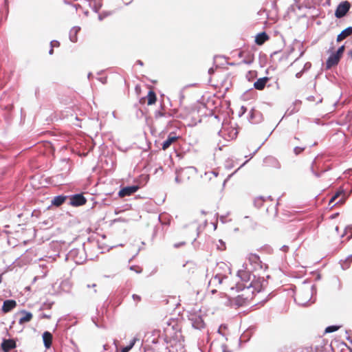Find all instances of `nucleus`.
Masks as SVG:
<instances>
[{"instance_id":"f257e3e1","label":"nucleus","mask_w":352,"mask_h":352,"mask_svg":"<svg viewBox=\"0 0 352 352\" xmlns=\"http://www.w3.org/2000/svg\"><path fill=\"white\" fill-rule=\"evenodd\" d=\"M236 289V292H243L242 294L237 296L232 300V304L236 307H241L245 305L248 301L252 299L255 293L262 291V283L260 280L253 282V283L246 284L242 287L241 284H236L235 287H231L230 289Z\"/></svg>"},{"instance_id":"f704fd0d","label":"nucleus","mask_w":352,"mask_h":352,"mask_svg":"<svg viewBox=\"0 0 352 352\" xmlns=\"http://www.w3.org/2000/svg\"><path fill=\"white\" fill-rule=\"evenodd\" d=\"M54 43H56L57 47H58L60 45V43L58 41H55V40L52 41L50 42L51 48H50V50L49 51V54H50V55H52L53 53H54V50H53Z\"/></svg>"},{"instance_id":"69168bd1","label":"nucleus","mask_w":352,"mask_h":352,"mask_svg":"<svg viewBox=\"0 0 352 352\" xmlns=\"http://www.w3.org/2000/svg\"><path fill=\"white\" fill-rule=\"evenodd\" d=\"M335 230H336V231L337 232H339V227H338V226H336V228H335Z\"/></svg>"},{"instance_id":"7ed1b4c3","label":"nucleus","mask_w":352,"mask_h":352,"mask_svg":"<svg viewBox=\"0 0 352 352\" xmlns=\"http://www.w3.org/2000/svg\"><path fill=\"white\" fill-rule=\"evenodd\" d=\"M236 275L241 280V282H238L236 284H241L242 287L246 284L260 280V283H262L263 290L267 284V280L261 276V274L259 272L257 274L252 272L248 264H243V269L238 270Z\"/></svg>"},{"instance_id":"1a4fd4ad","label":"nucleus","mask_w":352,"mask_h":352,"mask_svg":"<svg viewBox=\"0 0 352 352\" xmlns=\"http://www.w3.org/2000/svg\"><path fill=\"white\" fill-rule=\"evenodd\" d=\"M139 188L140 187L138 185H133L124 187L119 191L118 195L120 197L130 196L133 193L136 192L138 190Z\"/></svg>"},{"instance_id":"338daca9","label":"nucleus","mask_w":352,"mask_h":352,"mask_svg":"<svg viewBox=\"0 0 352 352\" xmlns=\"http://www.w3.org/2000/svg\"><path fill=\"white\" fill-rule=\"evenodd\" d=\"M103 347H104V350H107V344H104V345L103 346Z\"/></svg>"},{"instance_id":"09e8293b","label":"nucleus","mask_w":352,"mask_h":352,"mask_svg":"<svg viewBox=\"0 0 352 352\" xmlns=\"http://www.w3.org/2000/svg\"><path fill=\"white\" fill-rule=\"evenodd\" d=\"M41 318H47V319H50L51 318V316L49 315V314H43L41 316Z\"/></svg>"},{"instance_id":"5fc2aeb1","label":"nucleus","mask_w":352,"mask_h":352,"mask_svg":"<svg viewBox=\"0 0 352 352\" xmlns=\"http://www.w3.org/2000/svg\"><path fill=\"white\" fill-rule=\"evenodd\" d=\"M136 64H137V65H140V66H142V65H144L143 62H142V60H138L136 61Z\"/></svg>"},{"instance_id":"a211bd4d","label":"nucleus","mask_w":352,"mask_h":352,"mask_svg":"<svg viewBox=\"0 0 352 352\" xmlns=\"http://www.w3.org/2000/svg\"><path fill=\"white\" fill-rule=\"evenodd\" d=\"M268 77L260 78L256 82H254V87L257 90H263L265 88L266 83L268 82Z\"/></svg>"},{"instance_id":"7c9ffc66","label":"nucleus","mask_w":352,"mask_h":352,"mask_svg":"<svg viewBox=\"0 0 352 352\" xmlns=\"http://www.w3.org/2000/svg\"><path fill=\"white\" fill-rule=\"evenodd\" d=\"M92 10L95 12H98L100 9L102 7V3L100 2V0H93L92 3H91Z\"/></svg>"},{"instance_id":"58836bf2","label":"nucleus","mask_w":352,"mask_h":352,"mask_svg":"<svg viewBox=\"0 0 352 352\" xmlns=\"http://www.w3.org/2000/svg\"><path fill=\"white\" fill-rule=\"evenodd\" d=\"M318 160H319V158H318V157L316 158V159L314 160V161L313 162V163H312V166H311V170H312L313 173H314L316 177H320V175H319L317 172H315V171L314 170V165H316V164H317V163H318Z\"/></svg>"},{"instance_id":"393cba45","label":"nucleus","mask_w":352,"mask_h":352,"mask_svg":"<svg viewBox=\"0 0 352 352\" xmlns=\"http://www.w3.org/2000/svg\"><path fill=\"white\" fill-rule=\"evenodd\" d=\"M267 199L272 200L271 196H268L267 197H265L263 196L256 197L254 200V206L256 207L257 208H260Z\"/></svg>"},{"instance_id":"bf43d9fd","label":"nucleus","mask_w":352,"mask_h":352,"mask_svg":"<svg viewBox=\"0 0 352 352\" xmlns=\"http://www.w3.org/2000/svg\"><path fill=\"white\" fill-rule=\"evenodd\" d=\"M225 217L224 216H221L220 217V220L221 221L222 223H224L225 222Z\"/></svg>"},{"instance_id":"2eb2a0df","label":"nucleus","mask_w":352,"mask_h":352,"mask_svg":"<svg viewBox=\"0 0 352 352\" xmlns=\"http://www.w3.org/2000/svg\"><path fill=\"white\" fill-rule=\"evenodd\" d=\"M16 306V302L14 300H6L2 306V311L8 313L12 310Z\"/></svg>"},{"instance_id":"0eeeda50","label":"nucleus","mask_w":352,"mask_h":352,"mask_svg":"<svg viewBox=\"0 0 352 352\" xmlns=\"http://www.w3.org/2000/svg\"><path fill=\"white\" fill-rule=\"evenodd\" d=\"M351 4L349 1H342L340 3L338 4L335 11L336 17L338 19H341L344 17L349 12Z\"/></svg>"},{"instance_id":"c03bdc74","label":"nucleus","mask_w":352,"mask_h":352,"mask_svg":"<svg viewBox=\"0 0 352 352\" xmlns=\"http://www.w3.org/2000/svg\"><path fill=\"white\" fill-rule=\"evenodd\" d=\"M246 110H247V109L244 106H242L241 108V111L239 112V116L240 117L242 116L246 112Z\"/></svg>"},{"instance_id":"3c124183","label":"nucleus","mask_w":352,"mask_h":352,"mask_svg":"<svg viewBox=\"0 0 352 352\" xmlns=\"http://www.w3.org/2000/svg\"><path fill=\"white\" fill-rule=\"evenodd\" d=\"M351 228L350 226H347L345 228L344 232L341 235V237H343L344 234L346 233L347 230H351Z\"/></svg>"},{"instance_id":"6e6d98bb","label":"nucleus","mask_w":352,"mask_h":352,"mask_svg":"<svg viewBox=\"0 0 352 352\" xmlns=\"http://www.w3.org/2000/svg\"><path fill=\"white\" fill-rule=\"evenodd\" d=\"M307 100H309V101H314V96H310L307 97Z\"/></svg>"},{"instance_id":"2f4dec72","label":"nucleus","mask_w":352,"mask_h":352,"mask_svg":"<svg viewBox=\"0 0 352 352\" xmlns=\"http://www.w3.org/2000/svg\"><path fill=\"white\" fill-rule=\"evenodd\" d=\"M186 169H191V170H196V168L193 166L187 167V168H186ZM184 170H185V168H181L180 169L176 170L177 176H176L175 180L177 183H178V184L181 183V180L179 179V174L181 172L184 171Z\"/></svg>"},{"instance_id":"49530a36","label":"nucleus","mask_w":352,"mask_h":352,"mask_svg":"<svg viewBox=\"0 0 352 352\" xmlns=\"http://www.w3.org/2000/svg\"><path fill=\"white\" fill-rule=\"evenodd\" d=\"M52 305V303H48V304L44 303L43 305L42 306L41 309H44L45 308L50 309Z\"/></svg>"},{"instance_id":"dca6fc26","label":"nucleus","mask_w":352,"mask_h":352,"mask_svg":"<svg viewBox=\"0 0 352 352\" xmlns=\"http://www.w3.org/2000/svg\"><path fill=\"white\" fill-rule=\"evenodd\" d=\"M217 272H221L223 274H226L228 276V274H231V268L228 264L221 262L217 264V268L215 269V273Z\"/></svg>"},{"instance_id":"5701e85b","label":"nucleus","mask_w":352,"mask_h":352,"mask_svg":"<svg viewBox=\"0 0 352 352\" xmlns=\"http://www.w3.org/2000/svg\"><path fill=\"white\" fill-rule=\"evenodd\" d=\"M67 198V197L63 195L56 196L52 200V205L58 207L66 201Z\"/></svg>"},{"instance_id":"774afa93","label":"nucleus","mask_w":352,"mask_h":352,"mask_svg":"<svg viewBox=\"0 0 352 352\" xmlns=\"http://www.w3.org/2000/svg\"><path fill=\"white\" fill-rule=\"evenodd\" d=\"M248 162V160H246L244 163H243V164L241 165V166H244L247 162Z\"/></svg>"},{"instance_id":"f8f14e48","label":"nucleus","mask_w":352,"mask_h":352,"mask_svg":"<svg viewBox=\"0 0 352 352\" xmlns=\"http://www.w3.org/2000/svg\"><path fill=\"white\" fill-rule=\"evenodd\" d=\"M16 347V342L12 339H3L1 343V348L4 352H9Z\"/></svg>"},{"instance_id":"bb28decb","label":"nucleus","mask_w":352,"mask_h":352,"mask_svg":"<svg viewBox=\"0 0 352 352\" xmlns=\"http://www.w3.org/2000/svg\"><path fill=\"white\" fill-rule=\"evenodd\" d=\"M352 263V254L349 255L344 261H340V265L342 270H346L349 268Z\"/></svg>"},{"instance_id":"9b49d317","label":"nucleus","mask_w":352,"mask_h":352,"mask_svg":"<svg viewBox=\"0 0 352 352\" xmlns=\"http://www.w3.org/2000/svg\"><path fill=\"white\" fill-rule=\"evenodd\" d=\"M173 116L170 113L167 112L164 109V107L162 104H161V109L156 110L154 113V117L155 120H160L163 118L170 119Z\"/></svg>"},{"instance_id":"c9c22d12","label":"nucleus","mask_w":352,"mask_h":352,"mask_svg":"<svg viewBox=\"0 0 352 352\" xmlns=\"http://www.w3.org/2000/svg\"><path fill=\"white\" fill-rule=\"evenodd\" d=\"M219 244H217V249L219 250H224L226 249V243L221 239L219 240Z\"/></svg>"},{"instance_id":"6e6552de","label":"nucleus","mask_w":352,"mask_h":352,"mask_svg":"<svg viewBox=\"0 0 352 352\" xmlns=\"http://www.w3.org/2000/svg\"><path fill=\"white\" fill-rule=\"evenodd\" d=\"M69 204L73 206H80L86 204L87 199L82 194H75L70 197Z\"/></svg>"},{"instance_id":"a878e982","label":"nucleus","mask_w":352,"mask_h":352,"mask_svg":"<svg viewBox=\"0 0 352 352\" xmlns=\"http://www.w3.org/2000/svg\"><path fill=\"white\" fill-rule=\"evenodd\" d=\"M80 28L79 27H73L69 32V40L72 43H76L78 41L77 34Z\"/></svg>"},{"instance_id":"4d7b16f0","label":"nucleus","mask_w":352,"mask_h":352,"mask_svg":"<svg viewBox=\"0 0 352 352\" xmlns=\"http://www.w3.org/2000/svg\"><path fill=\"white\" fill-rule=\"evenodd\" d=\"M214 69H213V68H212V67H211V68H210V69H208V74H210V75H211L212 74H213V73H214Z\"/></svg>"},{"instance_id":"f3484780","label":"nucleus","mask_w":352,"mask_h":352,"mask_svg":"<svg viewBox=\"0 0 352 352\" xmlns=\"http://www.w3.org/2000/svg\"><path fill=\"white\" fill-rule=\"evenodd\" d=\"M43 341L46 349H50L52 343V334L46 331L43 333Z\"/></svg>"},{"instance_id":"473e14b6","label":"nucleus","mask_w":352,"mask_h":352,"mask_svg":"<svg viewBox=\"0 0 352 352\" xmlns=\"http://www.w3.org/2000/svg\"><path fill=\"white\" fill-rule=\"evenodd\" d=\"M339 327L337 325H331L326 328L325 332L326 333H333L338 330Z\"/></svg>"},{"instance_id":"de8ad7c7","label":"nucleus","mask_w":352,"mask_h":352,"mask_svg":"<svg viewBox=\"0 0 352 352\" xmlns=\"http://www.w3.org/2000/svg\"><path fill=\"white\" fill-rule=\"evenodd\" d=\"M280 250L284 252H287L289 250V247L287 245H283Z\"/></svg>"},{"instance_id":"680f3d73","label":"nucleus","mask_w":352,"mask_h":352,"mask_svg":"<svg viewBox=\"0 0 352 352\" xmlns=\"http://www.w3.org/2000/svg\"><path fill=\"white\" fill-rule=\"evenodd\" d=\"M212 174H213L215 177H217V176L218 175V172H217V171H215V170L212 171Z\"/></svg>"},{"instance_id":"79ce46f5","label":"nucleus","mask_w":352,"mask_h":352,"mask_svg":"<svg viewBox=\"0 0 352 352\" xmlns=\"http://www.w3.org/2000/svg\"><path fill=\"white\" fill-rule=\"evenodd\" d=\"M253 58L252 57H250L248 59H244L243 60L242 63H244V64H246V65H250L253 63Z\"/></svg>"},{"instance_id":"ea45409f","label":"nucleus","mask_w":352,"mask_h":352,"mask_svg":"<svg viewBox=\"0 0 352 352\" xmlns=\"http://www.w3.org/2000/svg\"><path fill=\"white\" fill-rule=\"evenodd\" d=\"M304 150H305V148H304V147L296 146V147L294 148V153H295L296 155H299L300 153H301Z\"/></svg>"},{"instance_id":"13d9d810","label":"nucleus","mask_w":352,"mask_h":352,"mask_svg":"<svg viewBox=\"0 0 352 352\" xmlns=\"http://www.w3.org/2000/svg\"><path fill=\"white\" fill-rule=\"evenodd\" d=\"M104 16H102V14H99V16H98V19H99L100 21H102V20L104 19Z\"/></svg>"},{"instance_id":"4c0bfd02","label":"nucleus","mask_w":352,"mask_h":352,"mask_svg":"<svg viewBox=\"0 0 352 352\" xmlns=\"http://www.w3.org/2000/svg\"><path fill=\"white\" fill-rule=\"evenodd\" d=\"M136 341H140V340L138 339L137 338H134L132 340H131L130 343L126 346L129 348V350H131L135 345Z\"/></svg>"},{"instance_id":"c756f323","label":"nucleus","mask_w":352,"mask_h":352,"mask_svg":"<svg viewBox=\"0 0 352 352\" xmlns=\"http://www.w3.org/2000/svg\"><path fill=\"white\" fill-rule=\"evenodd\" d=\"M79 252L78 250H72L69 252V256L73 257H77V254ZM85 260V258L82 256H80L79 259L78 258H75V262L77 263H82Z\"/></svg>"},{"instance_id":"72a5a7b5","label":"nucleus","mask_w":352,"mask_h":352,"mask_svg":"<svg viewBox=\"0 0 352 352\" xmlns=\"http://www.w3.org/2000/svg\"><path fill=\"white\" fill-rule=\"evenodd\" d=\"M344 49H345V47L344 45H342L340 46L336 51V52H335L334 54L336 55H337L340 58H341L344 52Z\"/></svg>"},{"instance_id":"9d476101","label":"nucleus","mask_w":352,"mask_h":352,"mask_svg":"<svg viewBox=\"0 0 352 352\" xmlns=\"http://www.w3.org/2000/svg\"><path fill=\"white\" fill-rule=\"evenodd\" d=\"M263 163L267 166L280 169L281 167L280 163L278 160L273 156H267L263 160Z\"/></svg>"},{"instance_id":"864d4df0","label":"nucleus","mask_w":352,"mask_h":352,"mask_svg":"<svg viewBox=\"0 0 352 352\" xmlns=\"http://www.w3.org/2000/svg\"><path fill=\"white\" fill-rule=\"evenodd\" d=\"M98 80L103 84L106 83L107 79L105 78H100Z\"/></svg>"},{"instance_id":"ddd939ff","label":"nucleus","mask_w":352,"mask_h":352,"mask_svg":"<svg viewBox=\"0 0 352 352\" xmlns=\"http://www.w3.org/2000/svg\"><path fill=\"white\" fill-rule=\"evenodd\" d=\"M178 138L179 137L176 136L174 133H170L168 138L162 144V148L164 151L168 149Z\"/></svg>"},{"instance_id":"a19ab883","label":"nucleus","mask_w":352,"mask_h":352,"mask_svg":"<svg viewBox=\"0 0 352 352\" xmlns=\"http://www.w3.org/2000/svg\"><path fill=\"white\" fill-rule=\"evenodd\" d=\"M311 67V64L309 62H307L303 67V69H302L304 72L309 70Z\"/></svg>"},{"instance_id":"b1692460","label":"nucleus","mask_w":352,"mask_h":352,"mask_svg":"<svg viewBox=\"0 0 352 352\" xmlns=\"http://www.w3.org/2000/svg\"><path fill=\"white\" fill-rule=\"evenodd\" d=\"M268 39V35L265 32H263L256 35L255 42L257 45H261Z\"/></svg>"},{"instance_id":"e433bc0d","label":"nucleus","mask_w":352,"mask_h":352,"mask_svg":"<svg viewBox=\"0 0 352 352\" xmlns=\"http://www.w3.org/2000/svg\"><path fill=\"white\" fill-rule=\"evenodd\" d=\"M130 270L135 272L137 274H140L142 272V269L137 265H131Z\"/></svg>"},{"instance_id":"c85d7f7f","label":"nucleus","mask_w":352,"mask_h":352,"mask_svg":"<svg viewBox=\"0 0 352 352\" xmlns=\"http://www.w3.org/2000/svg\"><path fill=\"white\" fill-rule=\"evenodd\" d=\"M146 98H147V100H148V102L147 103H148V105L153 104L156 102V100H157L156 94L152 90L148 91Z\"/></svg>"},{"instance_id":"cd10ccee","label":"nucleus","mask_w":352,"mask_h":352,"mask_svg":"<svg viewBox=\"0 0 352 352\" xmlns=\"http://www.w3.org/2000/svg\"><path fill=\"white\" fill-rule=\"evenodd\" d=\"M261 116V113L259 111H256L254 109H252L249 113V120L250 122H251L252 123H256V122H258L259 120L258 119H256V118L257 116Z\"/></svg>"},{"instance_id":"412c9836","label":"nucleus","mask_w":352,"mask_h":352,"mask_svg":"<svg viewBox=\"0 0 352 352\" xmlns=\"http://www.w3.org/2000/svg\"><path fill=\"white\" fill-rule=\"evenodd\" d=\"M352 34V27H348L343 30L337 36V41L340 42Z\"/></svg>"},{"instance_id":"aec40b11","label":"nucleus","mask_w":352,"mask_h":352,"mask_svg":"<svg viewBox=\"0 0 352 352\" xmlns=\"http://www.w3.org/2000/svg\"><path fill=\"white\" fill-rule=\"evenodd\" d=\"M218 296H219L220 303L225 306L232 305V300L223 292H220Z\"/></svg>"},{"instance_id":"e2e57ef3","label":"nucleus","mask_w":352,"mask_h":352,"mask_svg":"<svg viewBox=\"0 0 352 352\" xmlns=\"http://www.w3.org/2000/svg\"><path fill=\"white\" fill-rule=\"evenodd\" d=\"M260 148V146L256 149L255 150V151L252 153V157L256 153V152H257V151Z\"/></svg>"},{"instance_id":"0e129e2a","label":"nucleus","mask_w":352,"mask_h":352,"mask_svg":"<svg viewBox=\"0 0 352 352\" xmlns=\"http://www.w3.org/2000/svg\"><path fill=\"white\" fill-rule=\"evenodd\" d=\"M166 122H167L168 124H170L172 122V120H168Z\"/></svg>"},{"instance_id":"f03ea898","label":"nucleus","mask_w":352,"mask_h":352,"mask_svg":"<svg viewBox=\"0 0 352 352\" xmlns=\"http://www.w3.org/2000/svg\"><path fill=\"white\" fill-rule=\"evenodd\" d=\"M316 293L314 285H308L305 282L303 285L296 292L294 300L300 306H307L315 302L313 296Z\"/></svg>"},{"instance_id":"8fccbe9b","label":"nucleus","mask_w":352,"mask_h":352,"mask_svg":"<svg viewBox=\"0 0 352 352\" xmlns=\"http://www.w3.org/2000/svg\"><path fill=\"white\" fill-rule=\"evenodd\" d=\"M303 73H304V72L302 70H301L300 72L296 73V77L298 78H300L302 76Z\"/></svg>"},{"instance_id":"4468645a","label":"nucleus","mask_w":352,"mask_h":352,"mask_svg":"<svg viewBox=\"0 0 352 352\" xmlns=\"http://www.w3.org/2000/svg\"><path fill=\"white\" fill-rule=\"evenodd\" d=\"M340 58L336 55L334 53H332L328 58L326 62V67L327 69H330L333 66H336L338 64Z\"/></svg>"},{"instance_id":"423d86ee","label":"nucleus","mask_w":352,"mask_h":352,"mask_svg":"<svg viewBox=\"0 0 352 352\" xmlns=\"http://www.w3.org/2000/svg\"><path fill=\"white\" fill-rule=\"evenodd\" d=\"M188 319L194 329L201 330L205 328V322L200 314L194 312L190 313Z\"/></svg>"},{"instance_id":"6ab92c4d","label":"nucleus","mask_w":352,"mask_h":352,"mask_svg":"<svg viewBox=\"0 0 352 352\" xmlns=\"http://www.w3.org/2000/svg\"><path fill=\"white\" fill-rule=\"evenodd\" d=\"M341 195H342V197L335 204H337L338 203H341V204L344 203L346 199L345 192L343 190H340L337 191L336 192V194L331 198V199L329 201V204L334 203L335 201L336 200V199L338 198Z\"/></svg>"},{"instance_id":"39448f33","label":"nucleus","mask_w":352,"mask_h":352,"mask_svg":"<svg viewBox=\"0 0 352 352\" xmlns=\"http://www.w3.org/2000/svg\"><path fill=\"white\" fill-rule=\"evenodd\" d=\"M227 278L228 276L226 274H223L221 272H216L208 283V287L211 288L210 292L212 294L217 293V288H218L223 283V280Z\"/></svg>"},{"instance_id":"37998d69","label":"nucleus","mask_w":352,"mask_h":352,"mask_svg":"<svg viewBox=\"0 0 352 352\" xmlns=\"http://www.w3.org/2000/svg\"><path fill=\"white\" fill-rule=\"evenodd\" d=\"M132 298L136 302H140L141 300V297L137 294H133Z\"/></svg>"},{"instance_id":"20e7f679","label":"nucleus","mask_w":352,"mask_h":352,"mask_svg":"<svg viewBox=\"0 0 352 352\" xmlns=\"http://www.w3.org/2000/svg\"><path fill=\"white\" fill-rule=\"evenodd\" d=\"M244 264H248L252 272H264L265 269L267 268L266 265L262 263L260 257L256 254H250L248 257V262Z\"/></svg>"},{"instance_id":"052dcab7","label":"nucleus","mask_w":352,"mask_h":352,"mask_svg":"<svg viewBox=\"0 0 352 352\" xmlns=\"http://www.w3.org/2000/svg\"><path fill=\"white\" fill-rule=\"evenodd\" d=\"M92 77V73L91 72H89L87 75V78L88 79H90Z\"/></svg>"},{"instance_id":"4be33fe9","label":"nucleus","mask_w":352,"mask_h":352,"mask_svg":"<svg viewBox=\"0 0 352 352\" xmlns=\"http://www.w3.org/2000/svg\"><path fill=\"white\" fill-rule=\"evenodd\" d=\"M20 314L23 315V316L21 317L19 320L20 324L30 322L32 318V313L26 311L25 310L21 311Z\"/></svg>"},{"instance_id":"a18cd8bd","label":"nucleus","mask_w":352,"mask_h":352,"mask_svg":"<svg viewBox=\"0 0 352 352\" xmlns=\"http://www.w3.org/2000/svg\"><path fill=\"white\" fill-rule=\"evenodd\" d=\"M221 349L222 352H230L228 350V347H227V346L225 344H222L221 345Z\"/></svg>"},{"instance_id":"603ef678","label":"nucleus","mask_w":352,"mask_h":352,"mask_svg":"<svg viewBox=\"0 0 352 352\" xmlns=\"http://www.w3.org/2000/svg\"><path fill=\"white\" fill-rule=\"evenodd\" d=\"M130 350L126 346L122 348L120 352H129Z\"/></svg>"}]
</instances>
